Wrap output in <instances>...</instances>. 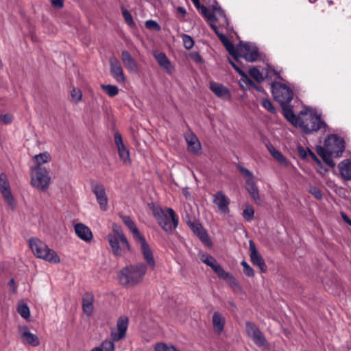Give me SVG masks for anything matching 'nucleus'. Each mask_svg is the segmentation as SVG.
I'll use <instances>...</instances> for the list:
<instances>
[{
    "label": "nucleus",
    "instance_id": "nucleus-40",
    "mask_svg": "<svg viewBox=\"0 0 351 351\" xmlns=\"http://www.w3.org/2000/svg\"><path fill=\"white\" fill-rule=\"evenodd\" d=\"M11 190L10 184L5 173L0 174V192Z\"/></svg>",
    "mask_w": 351,
    "mask_h": 351
},
{
    "label": "nucleus",
    "instance_id": "nucleus-8",
    "mask_svg": "<svg viewBox=\"0 0 351 351\" xmlns=\"http://www.w3.org/2000/svg\"><path fill=\"white\" fill-rule=\"evenodd\" d=\"M271 93L276 101L281 106L288 105L293 99L292 89L287 85L275 82L271 84Z\"/></svg>",
    "mask_w": 351,
    "mask_h": 351
},
{
    "label": "nucleus",
    "instance_id": "nucleus-59",
    "mask_svg": "<svg viewBox=\"0 0 351 351\" xmlns=\"http://www.w3.org/2000/svg\"><path fill=\"white\" fill-rule=\"evenodd\" d=\"M178 11L179 13H180L182 16H185L186 14V10L183 8V7H181V6H179L178 8Z\"/></svg>",
    "mask_w": 351,
    "mask_h": 351
},
{
    "label": "nucleus",
    "instance_id": "nucleus-4",
    "mask_svg": "<svg viewBox=\"0 0 351 351\" xmlns=\"http://www.w3.org/2000/svg\"><path fill=\"white\" fill-rule=\"evenodd\" d=\"M152 213L158 225L166 232L171 233L178 227L179 219L172 208H166L163 210L160 207L154 206Z\"/></svg>",
    "mask_w": 351,
    "mask_h": 351
},
{
    "label": "nucleus",
    "instance_id": "nucleus-57",
    "mask_svg": "<svg viewBox=\"0 0 351 351\" xmlns=\"http://www.w3.org/2000/svg\"><path fill=\"white\" fill-rule=\"evenodd\" d=\"M52 5L55 8H62L64 5V0H51Z\"/></svg>",
    "mask_w": 351,
    "mask_h": 351
},
{
    "label": "nucleus",
    "instance_id": "nucleus-14",
    "mask_svg": "<svg viewBox=\"0 0 351 351\" xmlns=\"http://www.w3.org/2000/svg\"><path fill=\"white\" fill-rule=\"evenodd\" d=\"M213 203L217 207L219 211L222 214H228L230 212L229 205L230 199L221 191L216 192L212 196Z\"/></svg>",
    "mask_w": 351,
    "mask_h": 351
},
{
    "label": "nucleus",
    "instance_id": "nucleus-50",
    "mask_svg": "<svg viewBox=\"0 0 351 351\" xmlns=\"http://www.w3.org/2000/svg\"><path fill=\"white\" fill-rule=\"evenodd\" d=\"M145 27L148 29L158 32L160 30V26L156 21L154 20H147L145 22Z\"/></svg>",
    "mask_w": 351,
    "mask_h": 351
},
{
    "label": "nucleus",
    "instance_id": "nucleus-29",
    "mask_svg": "<svg viewBox=\"0 0 351 351\" xmlns=\"http://www.w3.org/2000/svg\"><path fill=\"white\" fill-rule=\"evenodd\" d=\"M94 295L92 293H86L82 298V308L87 316H91L94 311Z\"/></svg>",
    "mask_w": 351,
    "mask_h": 351
},
{
    "label": "nucleus",
    "instance_id": "nucleus-47",
    "mask_svg": "<svg viewBox=\"0 0 351 351\" xmlns=\"http://www.w3.org/2000/svg\"><path fill=\"white\" fill-rule=\"evenodd\" d=\"M122 14L124 18L125 23L130 27H134L135 25V23L134 22L133 18L130 14V12L125 9H122Z\"/></svg>",
    "mask_w": 351,
    "mask_h": 351
},
{
    "label": "nucleus",
    "instance_id": "nucleus-46",
    "mask_svg": "<svg viewBox=\"0 0 351 351\" xmlns=\"http://www.w3.org/2000/svg\"><path fill=\"white\" fill-rule=\"evenodd\" d=\"M218 276V277L222 280H226L230 275V273L226 271L220 265H217L213 269Z\"/></svg>",
    "mask_w": 351,
    "mask_h": 351
},
{
    "label": "nucleus",
    "instance_id": "nucleus-5",
    "mask_svg": "<svg viewBox=\"0 0 351 351\" xmlns=\"http://www.w3.org/2000/svg\"><path fill=\"white\" fill-rule=\"evenodd\" d=\"M29 247L33 254L38 258L51 263H60V258L56 251L50 249L47 245L38 238H31L29 240Z\"/></svg>",
    "mask_w": 351,
    "mask_h": 351
},
{
    "label": "nucleus",
    "instance_id": "nucleus-51",
    "mask_svg": "<svg viewBox=\"0 0 351 351\" xmlns=\"http://www.w3.org/2000/svg\"><path fill=\"white\" fill-rule=\"evenodd\" d=\"M241 264L243 268V272L246 276L249 277H253L254 276L253 269L249 265V264L246 261H243Z\"/></svg>",
    "mask_w": 351,
    "mask_h": 351
},
{
    "label": "nucleus",
    "instance_id": "nucleus-53",
    "mask_svg": "<svg viewBox=\"0 0 351 351\" xmlns=\"http://www.w3.org/2000/svg\"><path fill=\"white\" fill-rule=\"evenodd\" d=\"M262 106L269 112L271 113H275L276 110L274 106L272 105L270 100L267 99H263L261 101Z\"/></svg>",
    "mask_w": 351,
    "mask_h": 351
},
{
    "label": "nucleus",
    "instance_id": "nucleus-11",
    "mask_svg": "<svg viewBox=\"0 0 351 351\" xmlns=\"http://www.w3.org/2000/svg\"><path fill=\"white\" fill-rule=\"evenodd\" d=\"M18 332L23 345H28L32 347H37L40 345L38 337L32 333L29 328L26 325H19L18 326Z\"/></svg>",
    "mask_w": 351,
    "mask_h": 351
},
{
    "label": "nucleus",
    "instance_id": "nucleus-27",
    "mask_svg": "<svg viewBox=\"0 0 351 351\" xmlns=\"http://www.w3.org/2000/svg\"><path fill=\"white\" fill-rule=\"evenodd\" d=\"M121 59L122 62L123 63L125 67L128 69L129 72L131 73H136L138 72V64L134 58L130 55V53L126 51L123 50L121 52Z\"/></svg>",
    "mask_w": 351,
    "mask_h": 351
},
{
    "label": "nucleus",
    "instance_id": "nucleus-35",
    "mask_svg": "<svg viewBox=\"0 0 351 351\" xmlns=\"http://www.w3.org/2000/svg\"><path fill=\"white\" fill-rule=\"evenodd\" d=\"M219 40L223 43L227 51L231 54L234 58L238 60V51L237 47L235 48L234 45L229 40V39L224 35H219Z\"/></svg>",
    "mask_w": 351,
    "mask_h": 351
},
{
    "label": "nucleus",
    "instance_id": "nucleus-39",
    "mask_svg": "<svg viewBox=\"0 0 351 351\" xmlns=\"http://www.w3.org/2000/svg\"><path fill=\"white\" fill-rule=\"evenodd\" d=\"M101 88L104 90L109 97H114L119 93V88L115 85L101 84Z\"/></svg>",
    "mask_w": 351,
    "mask_h": 351
},
{
    "label": "nucleus",
    "instance_id": "nucleus-44",
    "mask_svg": "<svg viewBox=\"0 0 351 351\" xmlns=\"http://www.w3.org/2000/svg\"><path fill=\"white\" fill-rule=\"evenodd\" d=\"M254 210L250 206H247L243 211V217L247 221H251L254 218Z\"/></svg>",
    "mask_w": 351,
    "mask_h": 351
},
{
    "label": "nucleus",
    "instance_id": "nucleus-34",
    "mask_svg": "<svg viewBox=\"0 0 351 351\" xmlns=\"http://www.w3.org/2000/svg\"><path fill=\"white\" fill-rule=\"evenodd\" d=\"M194 233L205 243H208L209 237L204 228L199 223H193L191 226Z\"/></svg>",
    "mask_w": 351,
    "mask_h": 351
},
{
    "label": "nucleus",
    "instance_id": "nucleus-32",
    "mask_svg": "<svg viewBox=\"0 0 351 351\" xmlns=\"http://www.w3.org/2000/svg\"><path fill=\"white\" fill-rule=\"evenodd\" d=\"M341 177L346 180H351V160H344L338 165Z\"/></svg>",
    "mask_w": 351,
    "mask_h": 351
},
{
    "label": "nucleus",
    "instance_id": "nucleus-30",
    "mask_svg": "<svg viewBox=\"0 0 351 351\" xmlns=\"http://www.w3.org/2000/svg\"><path fill=\"white\" fill-rule=\"evenodd\" d=\"M51 160V155L47 152L35 155L32 158L34 165H32L30 168L47 169L46 167H43V165L50 162Z\"/></svg>",
    "mask_w": 351,
    "mask_h": 351
},
{
    "label": "nucleus",
    "instance_id": "nucleus-12",
    "mask_svg": "<svg viewBox=\"0 0 351 351\" xmlns=\"http://www.w3.org/2000/svg\"><path fill=\"white\" fill-rule=\"evenodd\" d=\"M246 332L249 337L258 347H266L267 341L261 330L252 322H247L245 324Z\"/></svg>",
    "mask_w": 351,
    "mask_h": 351
},
{
    "label": "nucleus",
    "instance_id": "nucleus-62",
    "mask_svg": "<svg viewBox=\"0 0 351 351\" xmlns=\"http://www.w3.org/2000/svg\"><path fill=\"white\" fill-rule=\"evenodd\" d=\"M14 284H15V282H14V280L13 278H12L10 281H9V285L12 287H13V290L15 291V287H14Z\"/></svg>",
    "mask_w": 351,
    "mask_h": 351
},
{
    "label": "nucleus",
    "instance_id": "nucleus-25",
    "mask_svg": "<svg viewBox=\"0 0 351 351\" xmlns=\"http://www.w3.org/2000/svg\"><path fill=\"white\" fill-rule=\"evenodd\" d=\"M74 230L76 235L82 241L89 243L93 238L91 230L86 225L78 223L75 225Z\"/></svg>",
    "mask_w": 351,
    "mask_h": 351
},
{
    "label": "nucleus",
    "instance_id": "nucleus-2",
    "mask_svg": "<svg viewBox=\"0 0 351 351\" xmlns=\"http://www.w3.org/2000/svg\"><path fill=\"white\" fill-rule=\"evenodd\" d=\"M106 239L112 253L115 256H123L130 251V245L126 237L117 226H113L112 231L106 236Z\"/></svg>",
    "mask_w": 351,
    "mask_h": 351
},
{
    "label": "nucleus",
    "instance_id": "nucleus-60",
    "mask_svg": "<svg viewBox=\"0 0 351 351\" xmlns=\"http://www.w3.org/2000/svg\"><path fill=\"white\" fill-rule=\"evenodd\" d=\"M299 153L302 158H305L306 154L304 149L302 147L298 148Z\"/></svg>",
    "mask_w": 351,
    "mask_h": 351
},
{
    "label": "nucleus",
    "instance_id": "nucleus-36",
    "mask_svg": "<svg viewBox=\"0 0 351 351\" xmlns=\"http://www.w3.org/2000/svg\"><path fill=\"white\" fill-rule=\"evenodd\" d=\"M283 114L285 118L294 125H298L300 120V114L298 117L295 116L293 110L287 106H282Z\"/></svg>",
    "mask_w": 351,
    "mask_h": 351
},
{
    "label": "nucleus",
    "instance_id": "nucleus-45",
    "mask_svg": "<svg viewBox=\"0 0 351 351\" xmlns=\"http://www.w3.org/2000/svg\"><path fill=\"white\" fill-rule=\"evenodd\" d=\"M181 38L182 39L184 47L186 49H191V48H193L194 45V40L191 38V36L185 34H182L181 35Z\"/></svg>",
    "mask_w": 351,
    "mask_h": 351
},
{
    "label": "nucleus",
    "instance_id": "nucleus-1",
    "mask_svg": "<svg viewBox=\"0 0 351 351\" xmlns=\"http://www.w3.org/2000/svg\"><path fill=\"white\" fill-rule=\"evenodd\" d=\"M344 149V140L336 134H331L325 140L324 147L317 146L316 152L327 164L334 167L335 164L331 157H340Z\"/></svg>",
    "mask_w": 351,
    "mask_h": 351
},
{
    "label": "nucleus",
    "instance_id": "nucleus-63",
    "mask_svg": "<svg viewBox=\"0 0 351 351\" xmlns=\"http://www.w3.org/2000/svg\"><path fill=\"white\" fill-rule=\"evenodd\" d=\"M90 351H102V349L99 347H95Z\"/></svg>",
    "mask_w": 351,
    "mask_h": 351
},
{
    "label": "nucleus",
    "instance_id": "nucleus-7",
    "mask_svg": "<svg viewBox=\"0 0 351 351\" xmlns=\"http://www.w3.org/2000/svg\"><path fill=\"white\" fill-rule=\"evenodd\" d=\"M30 184L38 191L45 192L51 184V176L48 169L29 168Z\"/></svg>",
    "mask_w": 351,
    "mask_h": 351
},
{
    "label": "nucleus",
    "instance_id": "nucleus-20",
    "mask_svg": "<svg viewBox=\"0 0 351 351\" xmlns=\"http://www.w3.org/2000/svg\"><path fill=\"white\" fill-rule=\"evenodd\" d=\"M249 249L250 252V256L251 262L254 265L260 269L261 272H265L266 271L267 266L262 256L259 254L255 243L252 240H250L249 242Z\"/></svg>",
    "mask_w": 351,
    "mask_h": 351
},
{
    "label": "nucleus",
    "instance_id": "nucleus-33",
    "mask_svg": "<svg viewBox=\"0 0 351 351\" xmlns=\"http://www.w3.org/2000/svg\"><path fill=\"white\" fill-rule=\"evenodd\" d=\"M267 149L272 157L278 161V162L283 167H289V161L282 155L281 152L277 150L274 146H267Z\"/></svg>",
    "mask_w": 351,
    "mask_h": 351
},
{
    "label": "nucleus",
    "instance_id": "nucleus-23",
    "mask_svg": "<svg viewBox=\"0 0 351 351\" xmlns=\"http://www.w3.org/2000/svg\"><path fill=\"white\" fill-rule=\"evenodd\" d=\"M230 64L232 67L239 73L241 76L239 81L240 86L243 89H250L251 88H255L258 91H261L259 87L254 84V82L243 72L233 61L230 60Z\"/></svg>",
    "mask_w": 351,
    "mask_h": 351
},
{
    "label": "nucleus",
    "instance_id": "nucleus-55",
    "mask_svg": "<svg viewBox=\"0 0 351 351\" xmlns=\"http://www.w3.org/2000/svg\"><path fill=\"white\" fill-rule=\"evenodd\" d=\"M309 192L317 199H320L322 197L321 191L315 186L311 187Z\"/></svg>",
    "mask_w": 351,
    "mask_h": 351
},
{
    "label": "nucleus",
    "instance_id": "nucleus-31",
    "mask_svg": "<svg viewBox=\"0 0 351 351\" xmlns=\"http://www.w3.org/2000/svg\"><path fill=\"white\" fill-rule=\"evenodd\" d=\"M121 217L123 223L128 228V229L132 232L134 241L143 237V235H141L138 229L137 228L134 221L129 216L122 215L121 216Z\"/></svg>",
    "mask_w": 351,
    "mask_h": 351
},
{
    "label": "nucleus",
    "instance_id": "nucleus-49",
    "mask_svg": "<svg viewBox=\"0 0 351 351\" xmlns=\"http://www.w3.org/2000/svg\"><path fill=\"white\" fill-rule=\"evenodd\" d=\"M175 347L164 343H158L155 346L156 351H174Z\"/></svg>",
    "mask_w": 351,
    "mask_h": 351
},
{
    "label": "nucleus",
    "instance_id": "nucleus-42",
    "mask_svg": "<svg viewBox=\"0 0 351 351\" xmlns=\"http://www.w3.org/2000/svg\"><path fill=\"white\" fill-rule=\"evenodd\" d=\"M249 74L257 82H261L264 80L262 73L256 67L250 69Z\"/></svg>",
    "mask_w": 351,
    "mask_h": 351
},
{
    "label": "nucleus",
    "instance_id": "nucleus-6",
    "mask_svg": "<svg viewBox=\"0 0 351 351\" xmlns=\"http://www.w3.org/2000/svg\"><path fill=\"white\" fill-rule=\"evenodd\" d=\"M298 125L304 132L308 134L317 132L326 126V123L321 119L319 115L311 110L300 112V120Z\"/></svg>",
    "mask_w": 351,
    "mask_h": 351
},
{
    "label": "nucleus",
    "instance_id": "nucleus-10",
    "mask_svg": "<svg viewBox=\"0 0 351 351\" xmlns=\"http://www.w3.org/2000/svg\"><path fill=\"white\" fill-rule=\"evenodd\" d=\"M91 191L95 194L99 208L103 211L108 208V198L103 184L98 182L91 183Z\"/></svg>",
    "mask_w": 351,
    "mask_h": 351
},
{
    "label": "nucleus",
    "instance_id": "nucleus-22",
    "mask_svg": "<svg viewBox=\"0 0 351 351\" xmlns=\"http://www.w3.org/2000/svg\"><path fill=\"white\" fill-rule=\"evenodd\" d=\"M209 88L219 98L223 100H230L231 99V93L230 90L222 84H219L213 81L209 83Z\"/></svg>",
    "mask_w": 351,
    "mask_h": 351
},
{
    "label": "nucleus",
    "instance_id": "nucleus-3",
    "mask_svg": "<svg viewBox=\"0 0 351 351\" xmlns=\"http://www.w3.org/2000/svg\"><path fill=\"white\" fill-rule=\"evenodd\" d=\"M146 271L147 266L143 263L125 267L119 274V282L124 286H134L143 280Z\"/></svg>",
    "mask_w": 351,
    "mask_h": 351
},
{
    "label": "nucleus",
    "instance_id": "nucleus-37",
    "mask_svg": "<svg viewBox=\"0 0 351 351\" xmlns=\"http://www.w3.org/2000/svg\"><path fill=\"white\" fill-rule=\"evenodd\" d=\"M5 202L7 205L12 209L14 210L16 208V201L12 195V191H6L3 192H1Z\"/></svg>",
    "mask_w": 351,
    "mask_h": 351
},
{
    "label": "nucleus",
    "instance_id": "nucleus-56",
    "mask_svg": "<svg viewBox=\"0 0 351 351\" xmlns=\"http://www.w3.org/2000/svg\"><path fill=\"white\" fill-rule=\"evenodd\" d=\"M226 280L231 287H237L239 285L238 281L231 274H230Z\"/></svg>",
    "mask_w": 351,
    "mask_h": 351
},
{
    "label": "nucleus",
    "instance_id": "nucleus-28",
    "mask_svg": "<svg viewBox=\"0 0 351 351\" xmlns=\"http://www.w3.org/2000/svg\"><path fill=\"white\" fill-rule=\"evenodd\" d=\"M212 324L214 332L220 335L223 331L226 324V318L221 313L216 311L213 315Z\"/></svg>",
    "mask_w": 351,
    "mask_h": 351
},
{
    "label": "nucleus",
    "instance_id": "nucleus-21",
    "mask_svg": "<svg viewBox=\"0 0 351 351\" xmlns=\"http://www.w3.org/2000/svg\"><path fill=\"white\" fill-rule=\"evenodd\" d=\"M154 57L160 67L167 74L172 75L175 71V66L163 52L156 51Z\"/></svg>",
    "mask_w": 351,
    "mask_h": 351
},
{
    "label": "nucleus",
    "instance_id": "nucleus-15",
    "mask_svg": "<svg viewBox=\"0 0 351 351\" xmlns=\"http://www.w3.org/2000/svg\"><path fill=\"white\" fill-rule=\"evenodd\" d=\"M128 322L126 317L122 316L118 319L116 328L111 330V338L114 341H119L125 337Z\"/></svg>",
    "mask_w": 351,
    "mask_h": 351
},
{
    "label": "nucleus",
    "instance_id": "nucleus-9",
    "mask_svg": "<svg viewBox=\"0 0 351 351\" xmlns=\"http://www.w3.org/2000/svg\"><path fill=\"white\" fill-rule=\"evenodd\" d=\"M238 169L245 178L247 191L255 202H260L259 192L256 185V178L253 173L242 166H239Z\"/></svg>",
    "mask_w": 351,
    "mask_h": 351
},
{
    "label": "nucleus",
    "instance_id": "nucleus-26",
    "mask_svg": "<svg viewBox=\"0 0 351 351\" xmlns=\"http://www.w3.org/2000/svg\"><path fill=\"white\" fill-rule=\"evenodd\" d=\"M185 138L187 143L188 150L195 154H197L201 152L202 146L196 136L193 132H189L186 134Z\"/></svg>",
    "mask_w": 351,
    "mask_h": 351
},
{
    "label": "nucleus",
    "instance_id": "nucleus-54",
    "mask_svg": "<svg viewBox=\"0 0 351 351\" xmlns=\"http://www.w3.org/2000/svg\"><path fill=\"white\" fill-rule=\"evenodd\" d=\"M0 120L4 124H10L12 122L13 116L10 113H6L0 115Z\"/></svg>",
    "mask_w": 351,
    "mask_h": 351
},
{
    "label": "nucleus",
    "instance_id": "nucleus-41",
    "mask_svg": "<svg viewBox=\"0 0 351 351\" xmlns=\"http://www.w3.org/2000/svg\"><path fill=\"white\" fill-rule=\"evenodd\" d=\"M17 311L20 315L27 319L30 317V311L28 306L25 303H19L17 308Z\"/></svg>",
    "mask_w": 351,
    "mask_h": 351
},
{
    "label": "nucleus",
    "instance_id": "nucleus-58",
    "mask_svg": "<svg viewBox=\"0 0 351 351\" xmlns=\"http://www.w3.org/2000/svg\"><path fill=\"white\" fill-rule=\"evenodd\" d=\"M342 218L343 220L350 226H351V220L349 219V217L344 213L341 214Z\"/></svg>",
    "mask_w": 351,
    "mask_h": 351
},
{
    "label": "nucleus",
    "instance_id": "nucleus-43",
    "mask_svg": "<svg viewBox=\"0 0 351 351\" xmlns=\"http://www.w3.org/2000/svg\"><path fill=\"white\" fill-rule=\"evenodd\" d=\"M71 100L75 104H78L82 101V93L80 89L77 88H73L71 90Z\"/></svg>",
    "mask_w": 351,
    "mask_h": 351
},
{
    "label": "nucleus",
    "instance_id": "nucleus-13",
    "mask_svg": "<svg viewBox=\"0 0 351 351\" xmlns=\"http://www.w3.org/2000/svg\"><path fill=\"white\" fill-rule=\"evenodd\" d=\"M238 58L243 57L248 62H254L258 59L257 47L251 43L241 44L237 46Z\"/></svg>",
    "mask_w": 351,
    "mask_h": 351
},
{
    "label": "nucleus",
    "instance_id": "nucleus-17",
    "mask_svg": "<svg viewBox=\"0 0 351 351\" xmlns=\"http://www.w3.org/2000/svg\"><path fill=\"white\" fill-rule=\"evenodd\" d=\"M135 241L139 245L143 258L147 265L153 269L156 265L155 260L154 258L153 252L145 237L143 236Z\"/></svg>",
    "mask_w": 351,
    "mask_h": 351
},
{
    "label": "nucleus",
    "instance_id": "nucleus-48",
    "mask_svg": "<svg viewBox=\"0 0 351 351\" xmlns=\"http://www.w3.org/2000/svg\"><path fill=\"white\" fill-rule=\"evenodd\" d=\"M113 341V340H105L101 343V346L99 347L102 349V351H114V345Z\"/></svg>",
    "mask_w": 351,
    "mask_h": 351
},
{
    "label": "nucleus",
    "instance_id": "nucleus-24",
    "mask_svg": "<svg viewBox=\"0 0 351 351\" xmlns=\"http://www.w3.org/2000/svg\"><path fill=\"white\" fill-rule=\"evenodd\" d=\"M114 143L118 149L120 159L125 164L130 163V152L123 143V140L119 133L114 134Z\"/></svg>",
    "mask_w": 351,
    "mask_h": 351
},
{
    "label": "nucleus",
    "instance_id": "nucleus-64",
    "mask_svg": "<svg viewBox=\"0 0 351 351\" xmlns=\"http://www.w3.org/2000/svg\"><path fill=\"white\" fill-rule=\"evenodd\" d=\"M310 154H311V156H312V158H313V159H315V160H317V156H315V154L314 153H313V152H310Z\"/></svg>",
    "mask_w": 351,
    "mask_h": 351
},
{
    "label": "nucleus",
    "instance_id": "nucleus-61",
    "mask_svg": "<svg viewBox=\"0 0 351 351\" xmlns=\"http://www.w3.org/2000/svg\"><path fill=\"white\" fill-rule=\"evenodd\" d=\"M195 58H194V60L196 62H202V58L201 56L199 55V53H196L195 55H194Z\"/></svg>",
    "mask_w": 351,
    "mask_h": 351
},
{
    "label": "nucleus",
    "instance_id": "nucleus-18",
    "mask_svg": "<svg viewBox=\"0 0 351 351\" xmlns=\"http://www.w3.org/2000/svg\"><path fill=\"white\" fill-rule=\"evenodd\" d=\"M195 6V8L201 12V14L207 19L209 21H213L217 19V16H221L226 19V15L224 14L223 11L221 10L220 7H214L213 12L211 13L206 6L202 5L200 4L199 0H191Z\"/></svg>",
    "mask_w": 351,
    "mask_h": 351
},
{
    "label": "nucleus",
    "instance_id": "nucleus-19",
    "mask_svg": "<svg viewBox=\"0 0 351 351\" xmlns=\"http://www.w3.org/2000/svg\"><path fill=\"white\" fill-rule=\"evenodd\" d=\"M110 71L113 78L120 84H125V77L123 68L119 60L115 57H111L109 60Z\"/></svg>",
    "mask_w": 351,
    "mask_h": 351
},
{
    "label": "nucleus",
    "instance_id": "nucleus-38",
    "mask_svg": "<svg viewBox=\"0 0 351 351\" xmlns=\"http://www.w3.org/2000/svg\"><path fill=\"white\" fill-rule=\"evenodd\" d=\"M199 258L204 263L210 267L212 269L218 265L216 259L208 254H201Z\"/></svg>",
    "mask_w": 351,
    "mask_h": 351
},
{
    "label": "nucleus",
    "instance_id": "nucleus-16",
    "mask_svg": "<svg viewBox=\"0 0 351 351\" xmlns=\"http://www.w3.org/2000/svg\"><path fill=\"white\" fill-rule=\"evenodd\" d=\"M128 322L126 317L122 316L118 319L116 328L111 330V338L114 341H119L125 337Z\"/></svg>",
    "mask_w": 351,
    "mask_h": 351
},
{
    "label": "nucleus",
    "instance_id": "nucleus-52",
    "mask_svg": "<svg viewBox=\"0 0 351 351\" xmlns=\"http://www.w3.org/2000/svg\"><path fill=\"white\" fill-rule=\"evenodd\" d=\"M219 19H221L223 21V23H228L227 20H225L223 16H219V14H217V19L214 20L213 21H210L211 23H210L211 27L213 29V30L215 31V32L216 33V34L218 36L219 38V35L220 34H223L219 31L217 25L214 23V22L216 21H218ZM226 19H227L226 17Z\"/></svg>",
    "mask_w": 351,
    "mask_h": 351
}]
</instances>
